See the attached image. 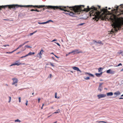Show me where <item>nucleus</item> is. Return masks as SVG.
Returning a JSON list of instances; mask_svg holds the SVG:
<instances>
[{
    "label": "nucleus",
    "instance_id": "obj_62",
    "mask_svg": "<svg viewBox=\"0 0 123 123\" xmlns=\"http://www.w3.org/2000/svg\"><path fill=\"white\" fill-rule=\"evenodd\" d=\"M43 106H42L41 107V109H43Z\"/></svg>",
    "mask_w": 123,
    "mask_h": 123
},
{
    "label": "nucleus",
    "instance_id": "obj_64",
    "mask_svg": "<svg viewBox=\"0 0 123 123\" xmlns=\"http://www.w3.org/2000/svg\"><path fill=\"white\" fill-rule=\"evenodd\" d=\"M121 71H123V68L121 70Z\"/></svg>",
    "mask_w": 123,
    "mask_h": 123
},
{
    "label": "nucleus",
    "instance_id": "obj_60",
    "mask_svg": "<svg viewBox=\"0 0 123 123\" xmlns=\"http://www.w3.org/2000/svg\"><path fill=\"white\" fill-rule=\"evenodd\" d=\"M52 58L54 60H55V59H54V58L53 57H52Z\"/></svg>",
    "mask_w": 123,
    "mask_h": 123
},
{
    "label": "nucleus",
    "instance_id": "obj_23",
    "mask_svg": "<svg viewBox=\"0 0 123 123\" xmlns=\"http://www.w3.org/2000/svg\"><path fill=\"white\" fill-rule=\"evenodd\" d=\"M103 84V83H100L98 88V89H99V88H100L101 86H102V85Z\"/></svg>",
    "mask_w": 123,
    "mask_h": 123
},
{
    "label": "nucleus",
    "instance_id": "obj_7",
    "mask_svg": "<svg viewBox=\"0 0 123 123\" xmlns=\"http://www.w3.org/2000/svg\"><path fill=\"white\" fill-rule=\"evenodd\" d=\"M72 68L74 70L77 71H79L80 73L82 72L79 69V68L76 67H72Z\"/></svg>",
    "mask_w": 123,
    "mask_h": 123
},
{
    "label": "nucleus",
    "instance_id": "obj_39",
    "mask_svg": "<svg viewBox=\"0 0 123 123\" xmlns=\"http://www.w3.org/2000/svg\"><path fill=\"white\" fill-rule=\"evenodd\" d=\"M122 64L121 63H120L118 64V65L117 66H119L120 65L122 66Z\"/></svg>",
    "mask_w": 123,
    "mask_h": 123
},
{
    "label": "nucleus",
    "instance_id": "obj_22",
    "mask_svg": "<svg viewBox=\"0 0 123 123\" xmlns=\"http://www.w3.org/2000/svg\"><path fill=\"white\" fill-rule=\"evenodd\" d=\"M38 24H46V22H42V23H40V22H38Z\"/></svg>",
    "mask_w": 123,
    "mask_h": 123
},
{
    "label": "nucleus",
    "instance_id": "obj_42",
    "mask_svg": "<svg viewBox=\"0 0 123 123\" xmlns=\"http://www.w3.org/2000/svg\"><path fill=\"white\" fill-rule=\"evenodd\" d=\"M33 34H34V33L33 32V33H31L30 34V35L31 36H32V35Z\"/></svg>",
    "mask_w": 123,
    "mask_h": 123
},
{
    "label": "nucleus",
    "instance_id": "obj_38",
    "mask_svg": "<svg viewBox=\"0 0 123 123\" xmlns=\"http://www.w3.org/2000/svg\"><path fill=\"white\" fill-rule=\"evenodd\" d=\"M19 99V102H21V98L19 97L18 98Z\"/></svg>",
    "mask_w": 123,
    "mask_h": 123
},
{
    "label": "nucleus",
    "instance_id": "obj_29",
    "mask_svg": "<svg viewBox=\"0 0 123 123\" xmlns=\"http://www.w3.org/2000/svg\"><path fill=\"white\" fill-rule=\"evenodd\" d=\"M28 56V55H25V56H22L21 57H20L21 58H24V57H25L27 56Z\"/></svg>",
    "mask_w": 123,
    "mask_h": 123
},
{
    "label": "nucleus",
    "instance_id": "obj_43",
    "mask_svg": "<svg viewBox=\"0 0 123 123\" xmlns=\"http://www.w3.org/2000/svg\"><path fill=\"white\" fill-rule=\"evenodd\" d=\"M41 99L40 98H38V103H39L40 102V100Z\"/></svg>",
    "mask_w": 123,
    "mask_h": 123
},
{
    "label": "nucleus",
    "instance_id": "obj_20",
    "mask_svg": "<svg viewBox=\"0 0 123 123\" xmlns=\"http://www.w3.org/2000/svg\"><path fill=\"white\" fill-rule=\"evenodd\" d=\"M50 22H54L52 20H49L46 22V24L49 23Z\"/></svg>",
    "mask_w": 123,
    "mask_h": 123
},
{
    "label": "nucleus",
    "instance_id": "obj_63",
    "mask_svg": "<svg viewBox=\"0 0 123 123\" xmlns=\"http://www.w3.org/2000/svg\"><path fill=\"white\" fill-rule=\"evenodd\" d=\"M51 108L52 109H54V108H53V107H51Z\"/></svg>",
    "mask_w": 123,
    "mask_h": 123
},
{
    "label": "nucleus",
    "instance_id": "obj_32",
    "mask_svg": "<svg viewBox=\"0 0 123 123\" xmlns=\"http://www.w3.org/2000/svg\"><path fill=\"white\" fill-rule=\"evenodd\" d=\"M42 10H37V9H35V11H37V12H40L41 11H42Z\"/></svg>",
    "mask_w": 123,
    "mask_h": 123
},
{
    "label": "nucleus",
    "instance_id": "obj_9",
    "mask_svg": "<svg viewBox=\"0 0 123 123\" xmlns=\"http://www.w3.org/2000/svg\"><path fill=\"white\" fill-rule=\"evenodd\" d=\"M12 80H13V82L12 84V85H14L18 82V80L16 78H12Z\"/></svg>",
    "mask_w": 123,
    "mask_h": 123
},
{
    "label": "nucleus",
    "instance_id": "obj_4",
    "mask_svg": "<svg viewBox=\"0 0 123 123\" xmlns=\"http://www.w3.org/2000/svg\"><path fill=\"white\" fill-rule=\"evenodd\" d=\"M24 5H6L5 6H0V10H1V8H4L8 7L9 8L11 9V8H13L15 10L17 8L19 7H24Z\"/></svg>",
    "mask_w": 123,
    "mask_h": 123
},
{
    "label": "nucleus",
    "instance_id": "obj_5",
    "mask_svg": "<svg viewBox=\"0 0 123 123\" xmlns=\"http://www.w3.org/2000/svg\"><path fill=\"white\" fill-rule=\"evenodd\" d=\"M120 27V25H119L117 24H114L113 29H112V30L110 32V33H112V32L117 31L119 30Z\"/></svg>",
    "mask_w": 123,
    "mask_h": 123
},
{
    "label": "nucleus",
    "instance_id": "obj_53",
    "mask_svg": "<svg viewBox=\"0 0 123 123\" xmlns=\"http://www.w3.org/2000/svg\"><path fill=\"white\" fill-rule=\"evenodd\" d=\"M20 51H19V52H18L17 53H17V54H19V53H20Z\"/></svg>",
    "mask_w": 123,
    "mask_h": 123
},
{
    "label": "nucleus",
    "instance_id": "obj_14",
    "mask_svg": "<svg viewBox=\"0 0 123 123\" xmlns=\"http://www.w3.org/2000/svg\"><path fill=\"white\" fill-rule=\"evenodd\" d=\"M114 94V95H116L117 96H118L120 94V93L119 91H117L115 92Z\"/></svg>",
    "mask_w": 123,
    "mask_h": 123
},
{
    "label": "nucleus",
    "instance_id": "obj_49",
    "mask_svg": "<svg viewBox=\"0 0 123 123\" xmlns=\"http://www.w3.org/2000/svg\"><path fill=\"white\" fill-rule=\"evenodd\" d=\"M45 8H43V9H42V10L41 11H44V10H45Z\"/></svg>",
    "mask_w": 123,
    "mask_h": 123
},
{
    "label": "nucleus",
    "instance_id": "obj_58",
    "mask_svg": "<svg viewBox=\"0 0 123 123\" xmlns=\"http://www.w3.org/2000/svg\"><path fill=\"white\" fill-rule=\"evenodd\" d=\"M51 54H53L54 55V54L53 53H51Z\"/></svg>",
    "mask_w": 123,
    "mask_h": 123
},
{
    "label": "nucleus",
    "instance_id": "obj_6",
    "mask_svg": "<svg viewBox=\"0 0 123 123\" xmlns=\"http://www.w3.org/2000/svg\"><path fill=\"white\" fill-rule=\"evenodd\" d=\"M97 96L98 98L99 99L106 97V95L105 94H101L98 95H97Z\"/></svg>",
    "mask_w": 123,
    "mask_h": 123
},
{
    "label": "nucleus",
    "instance_id": "obj_10",
    "mask_svg": "<svg viewBox=\"0 0 123 123\" xmlns=\"http://www.w3.org/2000/svg\"><path fill=\"white\" fill-rule=\"evenodd\" d=\"M106 73L108 74H113L114 72L111 71V70L110 69H109L107 70L106 71Z\"/></svg>",
    "mask_w": 123,
    "mask_h": 123
},
{
    "label": "nucleus",
    "instance_id": "obj_8",
    "mask_svg": "<svg viewBox=\"0 0 123 123\" xmlns=\"http://www.w3.org/2000/svg\"><path fill=\"white\" fill-rule=\"evenodd\" d=\"M80 52H78V50L77 49H75V50H73L71 52H69V54H70L71 53H74L73 54H74L75 53H80Z\"/></svg>",
    "mask_w": 123,
    "mask_h": 123
},
{
    "label": "nucleus",
    "instance_id": "obj_21",
    "mask_svg": "<svg viewBox=\"0 0 123 123\" xmlns=\"http://www.w3.org/2000/svg\"><path fill=\"white\" fill-rule=\"evenodd\" d=\"M96 122H98V123H107V122H106L104 121H97Z\"/></svg>",
    "mask_w": 123,
    "mask_h": 123
},
{
    "label": "nucleus",
    "instance_id": "obj_11",
    "mask_svg": "<svg viewBox=\"0 0 123 123\" xmlns=\"http://www.w3.org/2000/svg\"><path fill=\"white\" fill-rule=\"evenodd\" d=\"M85 74L86 75L88 76H91V77H93V75L92 74L88 73H85Z\"/></svg>",
    "mask_w": 123,
    "mask_h": 123
},
{
    "label": "nucleus",
    "instance_id": "obj_41",
    "mask_svg": "<svg viewBox=\"0 0 123 123\" xmlns=\"http://www.w3.org/2000/svg\"><path fill=\"white\" fill-rule=\"evenodd\" d=\"M28 101L27 100L26 101V103H25V105H27V104H28Z\"/></svg>",
    "mask_w": 123,
    "mask_h": 123
},
{
    "label": "nucleus",
    "instance_id": "obj_18",
    "mask_svg": "<svg viewBox=\"0 0 123 123\" xmlns=\"http://www.w3.org/2000/svg\"><path fill=\"white\" fill-rule=\"evenodd\" d=\"M15 65H17V66H19V64H18L17 63H14L12 64L10 66H14Z\"/></svg>",
    "mask_w": 123,
    "mask_h": 123
},
{
    "label": "nucleus",
    "instance_id": "obj_17",
    "mask_svg": "<svg viewBox=\"0 0 123 123\" xmlns=\"http://www.w3.org/2000/svg\"><path fill=\"white\" fill-rule=\"evenodd\" d=\"M102 74V73H96L95 74L96 75L97 77L101 75Z\"/></svg>",
    "mask_w": 123,
    "mask_h": 123
},
{
    "label": "nucleus",
    "instance_id": "obj_3",
    "mask_svg": "<svg viewBox=\"0 0 123 123\" xmlns=\"http://www.w3.org/2000/svg\"><path fill=\"white\" fill-rule=\"evenodd\" d=\"M33 6L35 7L38 8H41L43 7H45L46 9H53L54 10L56 9H59L61 10L64 11L65 12H67V10L66 9H66V7L63 6V7H62L61 6H45L44 5H35L33 6L32 5H28L24 6V7H30Z\"/></svg>",
    "mask_w": 123,
    "mask_h": 123
},
{
    "label": "nucleus",
    "instance_id": "obj_50",
    "mask_svg": "<svg viewBox=\"0 0 123 123\" xmlns=\"http://www.w3.org/2000/svg\"><path fill=\"white\" fill-rule=\"evenodd\" d=\"M37 32V31H34V32H33V33H34V34L36 33V32Z\"/></svg>",
    "mask_w": 123,
    "mask_h": 123
},
{
    "label": "nucleus",
    "instance_id": "obj_40",
    "mask_svg": "<svg viewBox=\"0 0 123 123\" xmlns=\"http://www.w3.org/2000/svg\"><path fill=\"white\" fill-rule=\"evenodd\" d=\"M55 43H56L57 44V45H58V46H60V45L59 43H56V42H55Z\"/></svg>",
    "mask_w": 123,
    "mask_h": 123
},
{
    "label": "nucleus",
    "instance_id": "obj_59",
    "mask_svg": "<svg viewBox=\"0 0 123 123\" xmlns=\"http://www.w3.org/2000/svg\"><path fill=\"white\" fill-rule=\"evenodd\" d=\"M99 90L100 91H101V89L100 88H99Z\"/></svg>",
    "mask_w": 123,
    "mask_h": 123
},
{
    "label": "nucleus",
    "instance_id": "obj_44",
    "mask_svg": "<svg viewBox=\"0 0 123 123\" xmlns=\"http://www.w3.org/2000/svg\"><path fill=\"white\" fill-rule=\"evenodd\" d=\"M54 56L57 58H59V57L57 56H56V55H54Z\"/></svg>",
    "mask_w": 123,
    "mask_h": 123
},
{
    "label": "nucleus",
    "instance_id": "obj_13",
    "mask_svg": "<svg viewBox=\"0 0 123 123\" xmlns=\"http://www.w3.org/2000/svg\"><path fill=\"white\" fill-rule=\"evenodd\" d=\"M109 19H110L111 21L113 22L115 21V16H114L113 17V18H111V17H110V18H109Z\"/></svg>",
    "mask_w": 123,
    "mask_h": 123
},
{
    "label": "nucleus",
    "instance_id": "obj_37",
    "mask_svg": "<svg viewBox=\"0 0 123 123\" xmlns=\"http://www.w3.org/2000/svg\"><path fill=\"white\" fill-rule=\"evenodd\" d=\"M84 24H85V23H84L80 24L78 25H83Z\"/></svg>",
    "mask_w": 123,
    "mask_h": 123
},
{
    "label": "nucleus",
    "instance_id": "obj_33",
    "mask_svg": "<svg viewBox=\"0 0 123 123\" xmlns=\"http://www.w3.org/2000/svg\"><path fill=\"white\" fill-rule=\"evenodd\" d=\"M90 79V78L89 77H86V78H85V79L86 80H89Z\"/></svg>",
    "mask_w": 123,
    "mask_h": 123
},
{
    "label": "nucleus",
    "instance_id": "obj_47",
    "mask_svg": "<svg viewBox=\"0 0 123 123\" xmlns=\"http://www.w3.org/2000/svg\"><path fill=\"white\" fill-rule=\"evenodd\" d=\"M93 41L94 43H97V41H96L94 40H93Z\"/></svg>",
    "mask_w": 123,
    "mask_h": 123
},
{
    "label": "nucleus",
    "instance_id": "obj_45",
    "mask_svg": "<svg viewBox=\"0 0 123 123\" xmlns=\"http://www.w3.org/2000/svg\"><path fill=\"white\" fill-rule=\"evenodd\" d=\"M30 11H35V9H31L30 10Z\"/></svg>",
    "mask_w": 123,
    "mask_h": 123
},
{
    "label": "nucleus",
    "instance_id": "obj_26",
    "mask_svg": "<svg viewBox=\"0 0 123 123\" xmlns=\"http://www.w3.org/2000/svg\"><path fill=\"white\" fill-rule=\"evenodd\" d=\"M97 43L100 44H102V45H103V44L102 43V42L100 41H99L98 42H97Z\"/></svg>",
    "mask_w": 123,
    "mask_h": 123
},
{
    "label": "nucleus",
    "instance_id": "obj_35",
    "mask_svg": "<svg viewBox=\"0 0 123 123\" xmlns=\"http://www.w3.org/2000/svg\"><path fill=\"white\" fill-rule=\"evenodd\" d=\"M29 42V41H26V42H25L23 44V45H25V44L26 43H28Z\"/></svg>",
    "mask_w": 123,
    "mask_h": 123
},
{
    "label": "nucleus",
    "instance_id": "obj_52",
    "mask_svg": "<svg viewBox=\"0 0 123 123\" xmlns=\"http://www.w3.org/2000/svg\"><path fill=\"white\" fill-rule=\"evenodd\" d=\"M14 52V51H13L11 52H10L9 53H12L13 52Z\"/></svg>",
    "mask_w": 123,
    "mask_h": 123
},
{
    "label": "nucleus",
    "instance_id": "obj_48",
    "mask_svg": "<svg viewBox=\"0 0 123 123\" xmlns=\"http://www.w3.org/2000/svg\"><path fill=\"white\" fill-rule=\"evenodd\" d=\"M18 49V47L15 50H14L13 51H14V52L15 51H16V50H17L18 49Z\"/></svg>",
    "mask_w": 123,
    "mask_h": 123
},
{
    "label": "nucleus",
    "instance_id": "obj_2",
    "mask_svg": "<svg viewBox=\"0 0 123 123\" xmlns=\"http://www.w3.org/2000/svg\"><path fill=\"white\" fill-rule=\"evenodd\" d=\"M82 6L84 8V5H80V6H75L70 7V9L72 11L74 12H70L68 14L72 16H74L75 14H79L80 12H82L85 11V8L83 10L82 9Z\"/></svg>",
    "mask_w": 123,
    "mask_h": 123
},
{
    "label": "nucleus",
    "instance_id": "obj_46",
    "mask_svg": "<svg viewBox=\"0 0 123 123\" xmlns=\"http://www.w3.org/2000/svg\"><path fill=\"white\" fill-rule=\"evenodd\" d=\"M57 40L56 39H54V40H53L52 41V42H54V41H56Z\"/></svg>",
    "mask_w": 123,
    "mask_h": 123
},
{
    "label": "nucleus",
    "instance_id": "obj_31",
    "mask_svg": "<svg viewBox=\"0 0 123 123\" xmlns=\"http://www.w3.org/2000/svg\"><path fill=\"white\" fill-rule=\"evenodd\" d=\"M38 54L40 56H41L42 55L41 51H40V52L38 53Z\"/></svg>",
    "mask_w": 123,
    "mask_h": 123
},
{
    "label": "nucleus",
    "instance_id": "obj_15",
    "mask_svg": "<svg viewBox=\"0 0 123 123\" xmlns=\"http://www.w3.org/2000/svg\"><path fill=\"white\" fill-rule=\"evenodd\" d=\"M60 112V110L59 109H58L55 112L53 113V114L59 113Z\"/></svg>",
    "mask_w": 123,
    "mask_h": 123
},
{
    "label": "nucleus",
    "instance_id": "obj_12",
    "mask_svg": "<svg viewBox=\"0 0 123 123\" xmlns=\"http://www.w3.org/2000/svg\"><path fill=\"white\" fill-rule=\"evenodd\" d=\"M107 96H111L113 95V93L112 92H108L106 94Z\"/></svg>",
    "mask_w": 123,
    "mask_h": 123
},
{
    "label": "nucleus",
    "instance_id": "obj_57",
    "mask_svg": "<svg viewBox=\"0 0 123 123\" xmlns=\"http://www.w3.org/2000/svg\"><path fill=\"white\" fill-rule=\"evenodd\" d=\"M3 46L5 47H6V45H4Z\"/></svg>",
    "mask_w": 123,
    "mask_h": 123
},
{
    "label": "nucleus",
    "instance_id": "obj_19",
    "mask_svg": "<svg viewBox=\"0 0 123 123\" xmlns=\"http://www.w3.org/2000/svg\"><path fill=\"white\" fill-rule=\"evenodd\" d=\"M15 122H18L19 123H20L21 122V121L19 120L18 119H17L16 120H15Z\"/></svg>",
    "mask_w": 123,
    "mask_h": 123
},
{
    "label": "nucleus",
    "instance_id": "obj_56",
    "mask_svg": "<svg viewBox=\"0 0 123 123\" xmlns=\"http://www.w3.org/2000/svg\"><path fill=\"white\" fill-rule=\"evenodd\" d=\"M52 116V115H50V116H48V118H49V117H50V116Z\"/></svg>",
    "mask_w": 123,
    "mask_h": 123
},
{
    "label": "nucleus",
    "instance_id": "obj_25",
    "mask_svg": "<svg viewBox=\"0 0 123 123\" xmlns=\"http://www.w3.org/2000/svg\"><path fill=\"white\" fill-rule=\"evenodd\" d=\"M15 63H17L18 64H19V65L20 64H22L21 63H19V61H16Z\"/></svg>",
    "mask_w": 123,
    "mask_h": 123
},
{
    "label": "nucleus",
    "instance_id": "obj_30",
    "mask_svg": "<svg viewBox=\"0 0 123 123\" xmlns=\"http://www.w3.org/2000/svg\"><path fill=\"white\" fill-rule=\"evenodd\" d=\"M23 45V44H22L20 45L18 47V49H19L20 48H21L22 46Z\"/></svg>",
    "mask_w": 123,
    "mask_h": 123
},
{
    "label": "nucleus",
    "instance_id": "obj_16",
    "mask_svg": "<svg viewBox=\"0 0 123 123\" xmlns=\"http://www.w3.org/2000/svg\"><path fill=\"white\" fill-rule=\"evenodd\" d=\"M35 54V53L34 52H30L29 53H28L27 54L28 56L29 55H34Z\"/></svg>",
    "mask_w": 123,
    "mask_h": 123
},
{
    "label": "nucleus",
    "instance_id": "obj_54",
    "mask_svg": "<svg viewBox=\"0 0 123 123\" xmlns=\"http://www.w3.org/2000/svg\"><path fill=\"white\" fill-rule=\"evenodd\" d=\"M119 99H123V98L122 97H120L119 98Z\"/></svg>",
    "mask_w": 123,
    "mask_h": 123
},
{
    "label": "nucleus",
    "instance_id": "obj_1",
    "mask_svg": "<svg viewBox=\"0 0 123 123\" xmlns=\"http://www.w3.org/2000/svg\"><path fill=\"white\" fill-rule=\"evenodd\" d=\"M98 6V8L94 6L89 8V6H88L87 8H85V12H87L91 10L89 12L90 16L92 19L96 21L100 19L103 20H105L108 19L107 13L108 11L107 9V7H105L106 9H100V6Z\"/></svg>",
    "mask_w": 123,
    "mask_h": 123
},
{
    "label": "nucleus",
    "instance_id": "obj_55",
    "mask_svg": "<svg viewBox=\"0 0 123 123\" xmlns=\"http://www.w3.org/2000/svg\"><path fill=\"white\" fill-rule=\"evenodd\" d=\"M117 6V7H116L117 9H118V8L119 6Z\"/></svg>",
    "mask_w": 123,
    "mask_h": 123
},
{
    "label": "nucleus",
    "instance_id": "obj_61",
    "mask_svg": "<svg viewBox=\"0 0 123 123\" xmlns=\"http://www.w3.org/2000/svg\"><path fill=\"white\" fill-rule=\"evenodd\" d=\"M6 46H9V45H8V44H7V45H6Z\"/></svg>",
    "mask_w": 123,
    "mask_h": 123
},
{
    "label": "nucleus",
    "instance_id": "obj_24",
    "mask_svg": "<svg viewBox=\"0 0 123 123\" xmlns=\"http://www.w3.org/2000/svg\"><path fill=\"white\" fill-rule=\"evenodd\" d=\"M103 69L101 68H100L98 69V71L99 72H100L101 71V70Z\"/></svg>",
    "mask_w": 123,
    "mask_h": 123
},
{
    "label": "nucleus",
    "instance_id": "obj_27",
    "mask_svg": "<svg viewBox=\"0 0 123 123\" xmlns=\"http://www.w3.org/2000/svg\"><path fill=\"white\" fill-rule=\"evenodd\" d=\"M50 63L51 66H52L53 67H54L55 66L53 64V63H51V62H50Z\"/></svg>",
    "mask_w": 123,
    "mask_h": 123
},
{
    "label": "nucleus",
    "instance_id": "obj_51",
    "mask_svg": "<svg viewBox=\"0 0 123 123\" xmlns=\"http://www.w3.org/2000/svg\"><path fill=\"white\" fill-rule=\"evenodd\" d=\"M40 51H41V52H44V51L42 49H41V50Z\"/></svg>",
    "mask_w": 123,
    "mask_h": 123
},
{
    "label": "nucleus",
    "instance_id": "obj_34",
    "mask_svg": "<svg viewBox=\"0 0 123 123\" xmlns=\"http://www.w3.org/2000/svg\"><path fill=\"white\" fill-rule=\"evenodd\" d=\"M9 101L8 102H10L11 101V97H9Z\"/></svg>",
    "mask_w": 123,
    "mask_h": 123
},
{
    "label": "nucleus",
    "instance_id": "obj_36",
    "mask_svg": "<svg viewBox=\"0 0 123 123\" xmlns=\"http://www.w3.org/2000/svg\"><path fill=\"white\" fill-rule=\"evenodd\" d=\"M55 98H57V93H55Z\"/></svg>",
    "mask_w": 123,
    "mask_h": 123
},
{
    "label": "nucleus",
    "instance_id": "obj_28",
    "mask_svg": "<svg viewBox=\"0 0 123 123\" xmlns=\"http://www.w3.org/2000/svg\"><path fill=\"white\" fill-rule=\"evenodd\" d=\"M26 47L28 48H31V47L30 46L28 45H25V47Z\"/></svg>",
    "mask_w": 123,
    "mask_h": 123
}]
</instances>
